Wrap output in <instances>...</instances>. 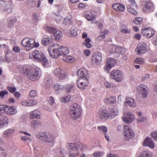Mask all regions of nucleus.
<instances>
[{
  "label": "nucleus",
  "mask_w": 157,
  "mask_h": 157,
  "mask_svg": "<svg viewBox=\"0 0 157 157\" xmlns=\"http://www.w3.org/2000/svg\"><path fill=\"white\" fill-rule=\"evenodd\" d=\"M121 29L122 33H130V30L128 29L127 27L124 25H122L121 27Z\"/></svg>",
  "instance_id": "49"
},
{
  "label": "nucleus",
  "mask_w": 157,
  "mask_h": 157,
  "mask_svg": "<svg viewBox=\"0 0 157 157\" xmlns=\"http://www.w3.org/2000/svg\"><path fill=\"white\" fill-rule=\"evenodd\" d=\"M62 59L67 62L71 63L73 62L75 59L73 57L71 56H64L62 58Z\"/></svg>",
  "instance_id": "33"
},
{
  "label": "nucleus",
  "mask_w": 157,
  "mask_h": 157,
  "mask_svg": "<svg viewBox=\"0 0 157 157\" xmlns=\"http://www.w3.org/2000/svg\"><path fill=\"white\" fill-rule=\"evenodd\" d=\"M134 62L139 64H143L144 63V60L142 58H137L135 59Z\"/></svg>",
  "instance_id": "55"
},
{
  "label": "nucleus",
  "mask_w": 157,
  "mask_h": 157,
  "mask_svg": "<svg viewBox=\"0 0 157 157\" xmlns=\"http://www.w3.org/2000/svg\"><path fill=\"white\" fill-rule=\"evenodd\" d=\"M143 18L140 17H136L133 20V22L136 25H140L141 24L143 21Z\"/></svg>",
  "instance_id": "48"
},
{
  "label": "nucleus",
  "mask_w": 157,
  "mask_h": 157,
  "mask_svg": "<svg viewBox=\"0 0 157 157\" xmlns=\"http://www.w3.org/2000/svg\"><path fill=\"white\" fill-rule=\"evenodd\" d=\"M88 78H80L77 82V85L79 88L84 89L88 84Z\"/></svg>",
  "instance_id": "16"
},
{
  "label": "nucleus",
  "mask_w": 157,
  "mask_h": 157,
  "mask_svg": "<svg viewBox=\"0 0 157 157\" xmlns=\"http://www.w3.org/2000/svg\"><path fill=\"white\" fill-rule=\"evenodd\" d=\"M21 104L24 106H30V100H26L22 101Z\"/></svg>",
  "instance_id": "54"
},
{
  "label": "nucleus",
  "mask_w": 157,
  "mask_h": 157,
  "mask_svg": "<svg viewBox=\"0 0 157 157\" xmlns=\"http://www.w3.org/2000/svg\"><path fill=\"white\" fill-rule=\"evenodd\" d=\"M56 152L57 156L60 157H64L65 154L66 153V151L61 148L57 149L56 151Z\"/></svg>",
  "instance_id": "35"
},
{
  "label": "nucleus",
  "mask_w": 157,
  "mask_h": 157,
  "mask_svg": "<svg viewBox=\"0 0 157 157\" xmlns=\"http://www.w3.org/2000/svg\"><path fill=\"white\" fill-rule=\"evenodd\" d=\"M128 11L131 14L134 15H136L138 14V12L137 11L133 9V8L131 7L130 5H128L127 6Z\"/></svg>",
  "instance_id": "44"
},
{
  "label": "nucleus",
  "mask_w": 157,
  "mask_h": 157,
  "mask_svg": "<svg viewBox=\"0 0 157 157\" xmlns=\"http://www.w3.org/2000/svg\"><path fill=\"white\" fill-rule=\"evenodd\" d=\"M20 73L26 75L27 78L32 81H35L39 79L41 76L42 71L38 67L32 69L31 66L25 65L21 66L19 69Z\"/></svg>",
  "instance_id": "1"
},
{
  "label": "nucleus",
  "mask_w": 157,
  "mask_h": 157,
  "mask_svg": "<svg viewBox=\"0 0 157 157\" xmlns=\"http://www.w3.org/2000/svg\"><path fill=\"white\" fill-rule=\"evenodd\" d=\"M130 6H132L133 7H135L136 6V4L135 1L134 0H128Z\"/></svg>",
  "instance_id": "61"
},
{
  "label": "nucleus",
  "mask_w": 157,
  "mask_h": 157,
  "mask_svg": "<svg viewBox=\"0 0 157 157\" xmlns=\"http://www.w3.org/2000/svg\"><path fill=\"white\" fill-rule=\"evenodd\" d=\"M99 114L101 119L109 118V113L106 112L105 109H100L99 112Z\"/></svg>",
  "instance_id": "28"
},
{
  "label": "nucleus",
  "mask_w": 157,
  "mask_h": 157,
  "mask_svg": "<svg viewBox=\"0 0 157 157\" xmlns=\"http://www.w3.org/2000/svg\"><path fill=\"white\" fill-rule=\"evenodd\" d=\"M47 137L46 138V141L49 143H52L54 140V138L53 136L49 133H48Z\"/></svg>",
  "instance_id": "46"
},
{
  "label": "nucleus",
  "mask_w": 157,
  "mask_h": 157,
  "mask_svg": "<svg viewBox=\"0 0 157 157\" xmlns=\"http://www.w3.org/2000/svg\"><path fill=\"white\" fill-rule=\"evenodd\" d=\"M61 56L67 54L69 52L68 48L67 47H63L61 46Z\"/></svg>",
  "instance_id": "47"
},
{
  "label": "nucleus",
  "mask_w": 157,
  "mask_h": 157,
  "mask_svg": "<svg viewBox=\"0 0 157 157\" xmlns=\"http://www.w3.org/2000/svg\"><path fill=\"white\" fill-rule=\"evenodd\" d=\"M136 51L139 54L145 53L147 51L146 44L143 42L140 43L137 46Z\"/></svg>",
  "instance_id": "21"
},
{
  "label": "nucleus",
  "mask_w": 157,
  "mask_h": 157,
  "mask_svg": "<svg viewBox=\"0 0 157 157\" xmlns=\"http://www.w3.org/2000/svg\"><path fill=\"white\" fill-rule=\"evenodd\" d=\"M91 59L93 63L97 65H99L102 61V55L99 52L94 53L92 54Z\"/></svg>",
  "instance_id": "15"
},
{
  "label": "nucleus",
  "mask_w": 157,
  "mask_h": 157,
  "mask_svg": "<svg viewBox=\"0 0 157 157\" xmlns=\"http://www.w3.org/2000/svg\"><path fill=\"white\" fill-rule=\"evenodd\" d=\"M8 92L6 90H3L0 92V97L2 98H4L5 95L8 94Z\"/></svg>",
  "instance_id": "60"
},
{
  "label": "nucleus",
  "mask_w": 157,
  "mask_h": 157,
  "mask_svg": "<svg viewBox=\"0 0 157 157\" xmlns=\"http://www.w3.org/2000/svg\"><path fill=\"white\" fill-rule=\"evenodd\" d=\"M29 96L31 98H34L37 96V91L35 90H32L29 93Z\"/></svg>",
  "instance_id": "53"
},
{
  "label": "nucleus",
  "mask_w": 157,
  "mask_h": 157,
  "mask_svg": "<svg viewBox=\"0 0 157 157\" xmlns=\"http://www.w3.org/2000/svg\"><path fill=\"white\" fill-rule=\"evenodd\" d=\"M137 90L143 98H145L147 96L148 88L146 86L143 84H140L137 87Z\"/></svg>",
  "instance_id": "11"
},
{
  "label": "nucleus",
  "mask_w": 157,
  "mask_h": 157,
  "mask_svg": "<svg viewBox=\"0 0 157 157\" xmlns=\"http://www.w3.org/2000/svg\"><path fill=\"white\" fill-rule=\"evenodd\" d=\"M74 86V85L72 84H68L64 86L58 83H56L54 85V88L56 91L58 92L64 89L67 92L70 93L73 90Z\"/></svg>",
  "instance_id": "8"
},
{
  "label": "nucleus",
  "mask_w": 157,
  "mask_h": 157,
  "mask_svg": "<svg viewBox=\"0 0 157 157\" xmlns=\"http://www.w3.org/2000/svg\"><path fill=\"white\" fill-rule=\"evenodd\" d=\"M63 23L65 25L69 26L71 25L72 24L71 17L70 16L66 17L63 21Z\"/></svg>",
  "instance_id": "38"
},
{
  "label": "nucleus",
  "mask_w": 157,
  "mask_h": 157,
  "mask_svg": "<svg viewBox=\"0 0 157 157\" xmlns=\"http://www.w3.org/2000/svg\"><path fill=\"white\" fill-rule=\"evenodd\" d=\"M8 90L11 93H13L16 90V88L15 87L8 86L7 87Z\"/></svg>",
  "instance_id": "62"
},
{
  "label": "nucleus",
  "mask_w": 157,
  "mask_h": 157,
  "mask_svg": "<svg viewBox=\"0 0 157 157\" xmlns=\"http://www.w3.org/2000/svg\"><path fill=\"white\" fill-rule=\"evenodd\" d=\"M48 101L49 103L51 105H52L54 102V100L53 98L52 97H49L48 99Z\"/></svg>",
  "instance_id": "64"
},
{
  "label": "nucleus",
  "mask_w": 157,
  "mask_h": 157,
  "mask_svg": "<svg viewBox=\"0 0 157 157\" xmlns=\"http://www.w3.org/2000/svg\"><path fill=\"white\" fill-rule=\"evenodd\" d=\"M103 155L104 153L103 152L94 153L93 154V155L95 157H101Z\"/></svg>",
  "instance_id": "58"
},
{
  "label": "nucleus",
  "mask_w": 157,
  "mask_h": 157,
  "mask_svg": "<svg viewBox=\"0 0 157 157\" xmlns=\"http://www.w3.org/2000/svg\"><path fill=\"white\" fill-rule=\"evenodd\" d=\"M43 29L45 31L50 33L53 34L55 33V32L57 30V29L55 27H52L45 25L44 26Z\"/></svg>",
  "instance_id": "30"
},
{
  "label": "nucleus",
  "mask_w": 157,
  "mask_h": 157,
  "mask_svg": "<svg viewBox=\"0 0 157 157\" xmlns=\"http://www.w3.org/2000/svg\"><path fill=\"white\" fill-rule=\"evenodd\" d=\"M90 39L89 38H87L85 39V42L82 43V44L87 48H90L91 47V44L90 43Z\"/></svg>",
  "instance_id": "43"
},
{
  "label": "nucleus",
  "mask_w": 157,
  "mask_h": 157,
  "mask_svg": "<svg viewBox=\"0 0 157 157\" xmlns=\"http://www.w3.org/2000/svg\"><path fill=\"white\" fill-rule=\"evenodd\" d=\"M55 75L60 80L65 79L67 77V73L64 72L60 68H57L54 71Z\"/></svg>",
  "instance_id": "10"
},
{
  "label": "nucleus",
  "mask_w": 157,
  "mask_h": 157,
  "mask_svg": "<svg viewBox=\"0 0 157 157\" xmlns=\"http://www.w3.org/2000/svg\"><path fill=\"white\" fill-rule=\"evenodd\" d=\"M135 117L130 112H128L126 114H124V116L122 119L123 121L127 124L130 123L134 120Z\"/></svg>",
  "instance_id": "17"
},
{
  "label": "nucleus",
  "mask_w": 157,
  "mask_h": 157,
  "mask_svg": "<svg viewBox=\"0 0 157 157\" xmlns=\"http://www.w3.org/2000/svg\"><path fill=\"white\" fill-rule=\"evenodd\" d=\"M110 76L117 82H120L122 81L124 78L123 72L120 70H114L111 71Z\"/></svg>",
  "instance_id": "7"
},
{
  "label": "nucleus",
  "mask_w": 157,
  "mask_h": 157,
  "mask_svg": "<svg viewBox=\"0 0 157 157\" xmlns=\"http://www.w3.org/2000/svg\"><path fill=\"white\" fill-rule=\"evenodd\" d=\"M82 111L80 106L75 103L70 107L69 114L72 119L76 120L81 117Z\"/></svg>",
  "instance_id": "4"
},
{
  "label": "nucleus",
  "mask_w": 157,
  "mask_h": 157,
  "mask_svg": "<svg viewBox=\"0 0 157 157\" xmlns=\"http://www.w3.org/2000/svg\"><path fill=\"white\" fill-rule=\"evenodd\" d=\"M86 18L88 21H91L95 18V15L90 11L86 12L85 13Z\"/></svg>",
  "instance_id": "34"
},
{
  "label": "nucleus",
  "mask_w": 157,
  "mask_h": 157,
  "mask_svg": "<svg viewBox=\"0 0 157 157\" xmlns=\"http://www.w3.org/2000/svg\"><path fill=\"white\" fill-rule=\"evenodd\" d=\"M78 150L80 149L81 150H84L86 148V146L85 145L82 143H78Z\"/></svg>",
  "instance_id": "56"
},
{
  "label": "nucleus",
  "mask_w": 157,
  "mask_h": 157,
  "mask_svg": "<svg viewBox=\"0 0 157 157\" xmlns=\"http://www.w3.org/2000/svg\"><path fill=\"white\" fill-rule=\"evenodd\" d=\"M98 129L100 131H103L104 133H106L108 129L107 127L104 125L99 126L97 127Z\"/></svg>",
  "instance_id": "50"
},
{
  "label": "nucleus",
  "mask_w": 157,
  "mask_h": 157,
  "mask_svg": "<svg viewBox=\"0 0 157 157\" xmlns=\"http://www.w3.org/2000/svg\"><path fill=\"white\" fill-rule=\"evenodd\" d=\"M71 97L70 95L62 97L60 99V102L63 104L66 103L71 100Z\"/></svg>",
  "instance_id": "42"
},
{
  "label": "nucleus",
  "mask_w": 157,
  "mask_h": 157,
  "mask_svg": "<svg viewBox=\"0 0 157 157\" xmlns=\"http://www.w3.org/2000/svg\"><path fill=\"white\" fill-rule=\"evenodd\" d=\"M71 35L74 36H76L77 35V29L75 27L71 28Z\"/></svg>",
  "instance_id": "52"
},
{
  "label": "nucleus",
  "mask_w": 157,
  "mask_h": 157,
  "mask_svg": "<svg viewBox=\"0 0 157 157\" xmlns=\"http://www.w3.org/2000/svg\"><path fill=\"white\" fill-rule=\"evenodd\" d=\"M119 113L118 109L116 107L110 109V113H109V118L112 119L114 118Z\"/></svg>",
  "instance_id": "25"
},
{
  "label": "nucleus",
  "mask_w": 157,
  "mask_h": 157,
  "mask_svg": "<svg viewBox=\"0 0 157 157\" xmlns=\"http://www.w3.org/2000/svg\"><path fill=\"white\" fill-rule=\"evenodd\" d=\"M138 157H152L151 154L148 151H142Z\"/></svg>",
  "instance_id": "37"
},
{
  "label": "nucleus",
  "mask_w": 157,
  "mask_h": 157,
  "mask_svg": "<svg viewBox=\"0 0 157 157\" xmlns=\"http://www.w3.org/2000/svg\"><path fill=\"white\" fill-rule=\"evenodd\" d=\"M8 26L9 27L12 26L15 22H16V19L14 17H11L8 18L7 19Z\"/></svg>",
  "instance_id": "41"
},
{
  "label": "nucleus",
  "mask_w": 157,
  "mask_h": 157,
  "mask_svg": "<svg viewBox=\"0 0 157 157\" xmlns=\"http://www.w3.org/2000/svg\"><path fill=\"white\" fill-rule=\"evenodd\" d=\"M29 117L31 119H40L41 118V111L38 109L32 111L30 112Z\"/></svg>",
  "instance_id": "18"
},
{
  "label": "nucleus",
  "mask_w": 157,
  "mask_h": 157,
  "mask_svg": "<svg viewBox=\"0 0 157 157\" xmlns=\"http://www.w3.org/2000/svg\"><path fill=\"white\" fill-rule=\"evenodd\" d=\"M22 46L25 50L29 51L34 48H37L39 46V44L36 42L34 39L26 37L24 38L21 42Z\"/></svg>",
  "instance_id": "3"
},
{
  "label": "nucleus",
  "mask_w": 157,
  "mask_h": 157,
  "mask_svg": "<svg viewBox=\"0 0 157 157\" xmlns=\"http://www.w3.org/2000/svg\"><path fill=\"white\" fill-rule=\"evenodd\" d=\"M67 147L68 150L71 151H76L78 150V143H71L67 144Z\"/></svg>",
  "instance_id": "27"
},
{
  "label": "nucleus",
  "mask_w": 157,
  "mask_h": 157,
  "mask_svg": "<svg viewBox=\"0 0 157 157\" xmlns=\"http://www.w3.org/2000/svg\"><path fill=\"white\" fill-rule=\"evenodd\" d=\"M113 8L116 11L119 12H123L125 9V6L122 4L119 3L114 4L112 5Z\"/></svg>",
  "instance_id": "23"
},
{
  "label": "nucleus",
  "mask_w": 157,
  "mask_h": 157,
  "mask_svg": "<svg viewBox=\"0 0 157 157\" xmlns=\"http://www.w3.org/2000/svg\"><path fill=\"white\" fill-rule=\"evenodd\" d=\"M111 53H116L118 54H124L125 52V49L120 46H118L114 44H112L109 47Z\"/></svg>",
  "instance_id": "13"
},
{
  "label": "nucleus",
  "mask_w": 157,
  "mask_h": 157,
  "mask_svg": "<svg viewBox=\"0 0 157 157\" xmlns=\"http://www.w3.org/2000/svg\"><path fill=\"white\" fill-rule=\"evenodd\" d=\"M124 139L128 140L134 136V133L132 127L129 125H124Z\"/></svg>",
  "instance_id": "9"
},
{
  "label": "nucleus",
  "mask_w": 157,
  "mask_h": 157,
  "mask_svg": "<svg viewBox=\"0 0 157 157\" xmlns=\"http://www.w3.org/2000/svg\"><path fill=\"white\" fill-rule=\"evenodd\" d=\"M77 74L80 78H88L90 76L87 70L84 68L79 69L77 72Z\"/></svg>",
  "instance_id": "20"
},
{
  "label": "nucleus",
  "mask_w": 157,
  "mask_h": 157,
  "mask_svg": "<svg viewBox=\"0 0 157 157\" xmlns=\"http://www.w3.org/2000/svg\"><path fill=\"white\" fill-rule=\"evenodd\" d=\"M124 105H128L132 107H134L136 105L134 100L131 98H126L124 102Z\"/></svg>",
  "instance_id": "26"
},
{
  "label": "nucleus",
  "mask_w": 157,
  "mask_h": 157,
  "mask_svg": "<svg viewBox=\"0 0 157 157\" xmlns=\"http://www.w3.org/2000/svg\"><path fill=\"white\" fill-rule=\"evenodd\" d=\"M8 118L6 116L0 115V127H2L5 124H8Z\"/></svg>",
  "instance_id": "31"
},
{
  "label": "nucleus",
  "mask_w": 157,
  "mask_h": 157,
  "mask_svg": "<svg viewBox=\"0 0 157 157\" xmlns=\"http://www.w3.org/2000/svg\"><path fill=\"white\" fill-rule=\"evenodd\" d=\"M116 63V59L108 58L107 59L106 65L104 67L105 70L107 71H109L113 67L115 66Z\"/></svg>",
  "instance_id": "12"
},
{
  "label": "nucleus",
  "mask_w": 157,
  "mask_h": 157,
  "mask_svg": "<svg viewBox=\"0 0 157 157\" xmlns=\"http://www.w3.org/2000/svg\"><path fill=\"white\" fill-rule=\"evenodd\" d=\"M30 59L36 61L41 62L43 66L45 67L49 65L48 61L45 54L38 50H36L30 53L29 55Z\"/></svg>",
  "instance_id": "2"
},
{
  "label": "nucleus",
  "mask_w": 157,
  "mask_h": 157,
  "mask_svg": "<svg viewBox=\"0 0 157 157\" xmlns=\"http://www.w3.org/2000/svg\"><path fill=\"white\" fill-rule=\"evenodd\" d=\"M63 6L61 5H57L56 6V9L58 12V14H56V15L59 17V19L58 20V21H59L62 20V17L60 15L59 13L63 9Z\"/></svg>",
  "instance_id": "36"
},
{
  "label": "nucleus",
  "mask_w": 157,
  "mask_h": 157,
  "mask_svg": "<svg viewBox=\"0 0 157 157\" xmlns=\"http://www.w3.org/2000/svg\"><path fill=\"white\" fill-rule=\"evenodd\" d=\"M41 125V122L36 120H33L30 123L31 127L34 129L37 128Z\"/></svg>",
  "instance_id": "29"
},
{
  "label": "nucleus",
  "mask_w": 157,
  "mask_h": 157,
  "mask_svg": "<svg viewBox=\"0 0 157 157\" xmlns=\"http://www.w3.org/2000/svg\"><path fill=\"white\" fill-rule=\"evenodd\" d=\"M61 46L58 44H55L48 46V51L50 56L53 59H56L61 56Z\"/></svg>",
  "instance_id": "5"
},
{
  "label": "nucleus",
  "mask_w": 157,
  "mask_h": 157,
  "mask_svg": "<svg viewBox=\"0 0 157 157\" xmlns=\"http://www.w3.org/2000/svg\"><path fill=\"white\" fill-rule=\"evenodd\" d=\"M14 130L9 129L5 131L3 133V136L5 138H10Z\"/></svg>",
  "instance_id": "32"
},
{
  "label": "nucleus",
  "mask_w": 157,
  "mask_h": 157,
  "mask_svg": "<svg viewBox=\"0 0 157 157\" xmlns=\"http://www.w3.org/2000/svg\"><path fill=\"white\" fill-rule=\"evenodd\" d=\"M21 140L24 141H28L29 143H31L32 141V139L30 138V136H21Z\"/></svg>",
  "instance_id": "51"
},
{
  "label": "nucleus",
  "mask_w": 157,
  "mask_h": 157,
  "mask_svg": "<svg viewBox=\"0 0 157 157\" xmlns=\"http://www.w3.org/2000/svg\"><path fill=\"white\" fill-rule=\"evenodd\" d=\"M47 133L46 132L39 133L37 135V137L41 140L46 141V138L48 136H47Z\"/></svg>",
  "instance_id": "39"
},
{
  "label": "nucleus",
  "mask_w": 157,
  "mask_h": 157,
  "mask_svg": "<svg viewBox=\"0 0 157 157\" xmlns=\"http://www.w3.org/2000/svg\"><path fill=\"white\" fill-rule=\"evenodd\" d=\"M141 2L143 10L144 12L149 13L154 11V6L150 0H141Z\"/></svg>",
  "instance_id": "6"
},
{
  "label": "nucleus",
  "mask_w": 157,
  "mask_h": 157,
  "mask_svg": "<svg viewBox=\"0 0 157 157\" xmlns=\"http://www.w3.org/2000/svg\"><path fill=\"white\" fill-rule=\"evenodd\" d=\"M151 135L154 140L157 141V131L151 132Z\"/></svg>",
  "instance_id": "57"
},
{
  "label": "nucleus",
  "mask_w": 157,
  "mask_h": 157,
  "mask_svg": "<svg viewBox=\"0 0 157 157\" xmlns=\"http://www.w3.org/2000/svg\"><path fill=\"white\" fill-rule=\"evenodd\" d=\"M143 145L144 147H148L151 148H153L155 145L152 139L147 137L143 142Z\"/></svg>",
  "instance_id": "22"
},
{
  "label": "nucleus",
  "mask_w": 157,
  "mask_h": 157,
  "mask_svg": "<svg viewBox=\"0 0 157 157\" xmlns=\"http://www.w3.org/2000/svg\"><path fill=\"white\" fill-rule=\"evenodd\" d=\"M53 84V81L49 76L46 77L44 80V85L46 89L50 88Z\"/></svg>",
  "instance_id": "24"
},
{
  "label": "nucleus",
  "mask_w": 157,
  "mask_h": 157,
  "mask_svg": "<svg viewBox=\"0 0 157 157\" xmlns=\"http://www.w3.org/2000/svg\"><path fill=\"white\" fill-rule=\"evenodd\" d=\"M142 34L144 36L150 38L152 37L155 33V30L151 28H144L141 30Z\"/></svg>",
  "instance_id": "14"
},
{
  "label": "nucleus",
  "mask_w": 157,
  "mask_h": 157,
  "mask_svg": "<svg viewBox=\"0 0 157 157\" xmlns=\"http://www.w3.org/2000/svg\"><path fill=\"white\" fill-rule=\"evenodd\" d=\"M54 35L55 36L56 40L57 41H59L60 38L63 36V34L62 32L58 30L57 29L55 32V33L54 34Z\"/></svg>",
  "instance_id": "40"
},
{
  "label": "nucleus",
  "mask_w": 157,
  "mask_h": 157,
  "mask_svg": "<svg viewBox=\"0 0 157 157\" xmlns=\"http://www.w3.org/2000/svg\"><path fill=\"white\" fill-rule=\"evenodd\" d=\"M52 39L49 37L45 38L42 39L41 41V44L43 45L46 46L49 44Z\"/></svg>",
  "instance_id": "45"
},
{
  "label": "nucleus",
  "mask_w": 157,
  "mask_h": 157,
  "mask_svg": "<svg viewBox=\"0 0 157 157\" xmlns=\"http://www.w3.org/2000/svg\"><path fill=\"white\" fill-rule=\"evenodd\" d=\"M13 51L16 52H20V47L17 46H14L13 47Z\"/></svg>",
  "instance_id": "63"
},
{
  "label": "nucleus",
  "mask_w": 157,
  "mask_h": 157,
  "mask_svg": "<svg viewBox=\"0 0 157 157\" xmlns=\"http://www.w3.org/2000/svg\"><path fill=\"white\" fill-rule=\"evenodd\" d=\"M5 113L9 115H13L16 114L17 113V110L14 106H10L6 107L4 110Z\"/></svg>",
  "instance_id": "19"
},
{
  "label": "nucleus",
  "mask_w": 157,
  "mask_h": 157,
  "mask_svg": "<svg viewBox=\"0 0 157 157\" xmlns=\"http://www.w3.org/2000/svg\"><path fill=\"white\" fill-rule=\"evenodd\" d=\"M37 101L35 100H30V106H34L37 104Z\"/></svg>",
  "instance_id": "59"
}]
</instances>
